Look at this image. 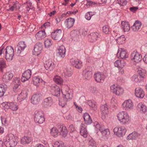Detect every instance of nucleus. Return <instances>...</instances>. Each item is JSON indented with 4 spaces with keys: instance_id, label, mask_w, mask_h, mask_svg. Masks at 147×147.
Wrapping results in <instances>:
<instances>
[{
    "instance_id": "nucleus-23",
    "label": "nucleus",
    "mask_w": 147,
    "mask_h": 147,
    "mask_svg": "<svg viewBox=\"0 0 147 147\" xmlns=\"http://www.w3.org/2000/svg\"><path fill=\"white\" fill-rule=\"evenodd\" d=\"M80 133L81 135L84 138H86L87 136L88 132L86 127L84 125L82 124L80 126Z\"/></svg>"
},
{
    "instance_id": "nucleus-44",
    "label": "nucleus",
    "mask_w": 147,
    "mask_h": 147,
    "mask_svg": "<svg viewBox=\"0 0 147 147\" xmlns=\"http://www.w3.org/2000/svg\"><path fill=\"white\" fill-rule=\"evenodd\" d=\"M125 40V36L124 35H122L116 39V40L119 44H121L124 43Z\"/></svg>"
},
{
    "instance_id": "nucleus-30",
    "label": "nucleus",
    "mask_w": 147,
    "mask_h": 147,
    "mask_svg": "<svg viewBox=\"0 0 147 147\" xmlns=\"http://www.w3.org/2000/svg\"><path fill=\"white\" fill-rule=\"evenodd\" d=\"M50 134L51 135L54 137H57L59 135V131L58 129L55 127H53L51 129Z\"/></svg>"
},
{
    "instance_id": "nucleus-50",
    "label": "nucleus",
    "mask_w": 147,
    "mask_h": 147,
    "mask_svg": "<svg viewBox=\"0 0 147 147\" xmlns=\"http://www.w3.org/2000/svg\"><path fill=\"white\" fill-rule=\"evenodd\" d=\"M53 147H63L64 145L62 143H59V142H56L54 143L53 145ZM68 147H73L72 146H70Z\"/></svg>"
},
{
    "instance_id": "nucleus-2",
    "label": "nucleus",
    "mask_w": 147,
    "mask_h": 147,
    "mask_svg": "<svg viewBox=\"0 0 147 147\" xmlns=\"http://www.w3.org/2000/svg\"><path fill=\"white\" fill-rule=\"evenodd\" d=\"M117 116L118 120L123 124H127L130 121L129 115L126 112H120L117 114Z\"/></svg>"
},
{
    "instance_id": "nucleus-28",
    "label": "nucleus",
    "mask_w": 147,
    "mask_h": 147,
    "mask_svg": "<svg viewBox=\"0 0 147 147\" xmlns=\"http://www.w3.org/2000/svg\"><path fill=\"white\" fill-rule=\"evenodd\" d=\"M52 93L53 95L55 96H59L60 94V88L56 85H55L52 89Z\"/></svg>"
},
{
    "instance_id": "nucleus-36",
    "label": "nucleus",
    "mask_w": 147,
    "mask_h": 147,
    "mask_svg": "<svg viewBox=\"0 0 147 147\" xmlns=\"http://www.w3.org/2000/svg\"><path fill=\"white\" fill-rule=\"evenodd\" d=\"M53 80L56 83L60 85L63 84V80L62 78L59 76H55L53 78Z\"/></svg>"
},
{
    "instance_id": "nucleus-39",
    "label": "nucleus",
    "mask_w": 147,
    "mask_h": 147,
    "mask_svg": "<svg viewBox=\"0 0 147 147\" xmlns=\"http://www.w3.org/2000/svg\"><path fill=\"white\" fill-rule=\"evenodd\" d=\"M7 65L5 61L3 59H0V70L1 72L3 71V69L6 67Z\"/></svg>"
},
{
    "instance_id": "nucleus-8",
    "label": "nucleus",
    "mask_w": 147,
    "mask_h": 147,
    "mask_svg": "<svg viewBox=\"0 0 147 147\" xmlns=\"http://www.w3.org/2000/svg\"><path fill=\"white\" fill-rule=\"evenodd\" d=\"M42 48V43L40 42H37L34 46V51L33 52V54L38 56L41 53Z\"/></svg>"
},
{
    "instance_id": "nucleus-51",
    "label": "nucleus",
    "mask_w": 147,
    "mask_h": 147,
    "mask_svg": "<svg viewBox=\"0 0 147 147\" xmlns=\"http://www.w3.org/2000/svg\"><path fill=\"white\" fill-rule=\"evenodd\" d=\"M87 104L90 107L92 108L94 107L96 105V102L94 100H89L88 101Z\"/></svg>"
},
{
    "instance_id": "nucleus-34",
    "label": "nucleus",
    "mask_w": 147,
    "mask_h": 147,
    "mask_svg": "<svg viewBox=\"0 0 147 147\" xmlns=\"http://www.w3.org/2000/svg\"><path fill=\"white\" fill-rule=\"evenodd\" d=\"M7 88V86L5 84H0V97L3 96Z\"/></svg>"
},
{
    "instance_id": "nucleus-40",
    "label": "nucleus",
    "mask_w": 147,
    "mask_h": 147,
    "mask_svg": "<svg viewBox=\"0 0 147 147\" xmlns=\"http://www.w3.org/2000/svg\"><path fill=\"white\" fill-rule=\"evenodd\" d=\"M100 110L102 113L104 115H107L108 113V109L106 104L102 105L100 106Z\"/></svg>"
},
{
    "instance_id": "nucleus-38",
    "label": "nucleus",
    "mask_w": 147,
    "mask_h": 147,
    "mask_svg": "<svg viewBox=\"0 0 147 147\" xmlns=\"http://www.w3.org/2000/svg\"><path fill=\"white\" fill-rule=\"evenodd\" d=\"M126 131V129L124 126H121L119 127V132H118V136L121 137L124 135Z\"/></svg>"
},
{
    "instance_id": "nucleus-63",
    "label": "nucleus",
    "mask_w": 147,
    "mask_h": 147,
    "mask_svg": "<svg viewBox=\"0 0 147 147\" xmlns=\"http://www.w3.org/2000/svg\"><path fill=\"white\" fill-rule=\"evenodd\" d=\"M76 107L77 110L80 113L82 112V109L81 107H78L77 105H76Z\"/></svg>"
},
{
    "instance_id": "nucleus-32",
    "label": "nucleus",
    "mask_w": 147,
    "mask_h": 147,
    "mask_svg": "<svg viewBox=\"0 0 147 147\" xmlns=\"http://www.w3.org/2000/svg\"><path fill=\"white\" fill-rule=\"evenodd\" d=\"M84 75V78L88 80L90 79L92 76V72L91 71L85 70L83 71Z\"/></svg>"
},
{
    "instance_id": "nucleus-55",
    "label": "nucleus",
    "mask_w": 147,
    "mask_h": 147,
    "mask_svg": "<svg viewBox=\"0 0 147 147\" xmlns=\"http://www.w3.org/2000/svg\"><path fill=\"white\" fill-rule=\"evenodd\" d=\"M103 32L105 34H108L109 32V30L108 26H105L103 27Z\"/></svg>"
},
{
    "instance_id": "nucleus-20",
    "label": "nucleus",
    "mask_w": 147,
    "mask_h": 147,
    "mask_svg": "<svg viewBox=\"0 0 147 147\" xmlns=\"http://www.w3.org/2000/svg\"><path fill=\"white\" fill-rule=\"evenodd\" d=\"M69 93H67L66 94L63 95V101H61V102L59 101V104L62 107H64L65 106L68 101V99L71 98V97H69Z\"/></svg>"
},
{
    "instance_id": "nucleus-58",
    "label": "nucleus",
    "mask_w": 147,
    "mask_h": 147,
    "mask_svg": "<svg viewBox=\"0 0 147 147\" xmlns=\"http://www.w3.org/2000/svg\"><path fill=\"white\" fill-rule=\"evenodd\" d=\"M90 92L93 93L96 92V88L94 86L91 87L90 88Z\"/></svg>"
},
{
    "instance_id": "nucleus-25",
    "label": "nucleus",
    "mask_w": 147,
    "mask_h": 147,
    "mask_svg": "<svg viewBox=\"0 0 147 147\" xmlns=\"http://www.w3.org/2000/svg\"><path fill=\"white\" fill-rule=\"evenodd\" d=\"M99 34L97 32L91 33L89 36V38L90 42H93L96 41L98 37Z\"/></svg>"
},
{
    "instance_id": "nucleus-19",
    "label": "nucleus",
    "mask_w": 147,
    "mask_h": 147,
    "mask_svg": "<svg viewBox=\"0 0 147 147\" xmlns=\"http://www.w3.org/2000/svg\"><path fill=\"white\" fill-rule=\"evenodd\" d=\"M120 51L119 58H120L123 59H125L128 57V55L126 50L124 49L120 48L119 49L117 52V55L119 52Z\"/></svg>"
},
{
    "instance_id": "nucleus-49",
    "label": "nucleus",
    "mask_w": 147,
    "mask_h": 147,
    "mask_svg": "<svg viewBox=\"0 0 147 147\" xmlns=\"http://www.w3.org/2000/svg\"><path fill=\"white\" fill-rule=\"evenodd\" d=\"M116 94L117 95L120 96L122 95L123 92V89L119 87H118L116 90Z\"/></svg>"
},
{
    "instance_id": "nucleus-18",
    "label": "nucleus",
    "mask_w": 147,
    "mask_h": 147,
    "mask_svg": "<svg viewBox=\"0 0 147 147\" xmlns=\"http://www.w3.org/2000/svg\"><path fill=\"white\" fill-rule=\"evenodd\" d=\"M46 36V34L44 30H41L39 31L35 35L36 39L38 40L44 39Z\"/></svg>"
},
{
    "instance_id": "nucleus-3",
    "label": "nucleus",
    "mask_w": 147,
    "mask_h": 147,
    "mask_svg": "<svg viewBox=\"0 0 147 147\" xmlns=\"http://www.w3.org/2000/svg\"><path fill=\"white\" fill-rule=\"evenodd\" d=\"M5 58L7 61H11L14 55V51L13 47L10 46L6 47L5 49Z\"/></svg>"
},
{
    "instance_id": "nucleus-31",
    "label": "nucleus",
    "mask_w": 147,
    "mask_h": 147,
    "mask_svg": "<svg viewBox=\"0 0 147 147\" xmlns=\"http://www.w3.org/2000/svg\"><path fill=\"white\" fill-rule=\"evenodd\" d=\"M58 53L59 56L62 57H64L65 56V50L64 46L61 45L59 47L58 49Z\"/></svg>"
},
{
    "instance_id": "nucleus-54",
    "label": "nucleus",
    "mask_w": 147,
    "mask_h": 147,
    "mask_svg": "<svg viewBox=\"0 0 147 147\" xmlns=\"http://www.w3.org/2000/svg\"><path fill=\"white\" fill-rule=\"evenodd\" d=\"M117 1L118 3L123 6L126 5L127 3L126 0H117Z\"/></svg>"
},
{
    "instance_id": "nucleus-14",
    "label": "nucleus",
    "mask_w": 147,
    "mask_h": 147,
    "mask_svg": "<svg viewBox=\"0 0 147 147\" xmlns=\"http://www.w3.org/2000/svg\"><path fill=\"white\" fill-rule=\"evenodd\" d=\"M44 67L46 69L52 71L55 68V65L51 60H48L45 62L44 64Z\"/></svg>"
},
{
    "instance_id": "nucleus-29",
    "label": "nucleus",
    "mask_w": 147,
    "mask_h": 147,
    "mask_svg": "<svg viewBox=\"0 0 147 147\" xmlns=\"http://www.w3.org/2000/svg\"><path fill=\"white\" fill-rule=\"evenodd\" d=\"M121 28L124 32H127L130 30L129 24L128 22H121Z\"/></svg>"
},
{
    "instance_id": "nucleus-26",
    "label": "nucleus",
    "mask_w": 147,
    "mask_h": 147,
    "mask_svg": "<svg viewBox=\"0 0 147 147\" xmlns=\"http://www.w3.org/2000/svg\"><path fill=\"white\" fill-rule=\"evenodd\" d=\"M83 118L86 124L89 125L92 123V119L89 115L88 113H85L84 114Z\"/></svg>"
},
{
    "instance_id": "nucleus-15",
    "label": "nucleus",
    "mask_w": 147,
    "mask_h": 147,
    "mask_svg": "<svg viewBox=\"0 0 147 147\" xmlns=\"http://www.w3.org/2000/svg\"><path fill=\"white\" fill-rule=\"evenodd\" d=\"M75 21V20L74 18H69L65 20L64 24L67 28H70L73 26Z\"/></svg>"
},
{
    "instance_id": "nucleus-52",
    "label": "nucleus",
    "mask_w": 147,
    "mask_h": 147,
    "mask_svg": "<svg viewBox=\"0 0 147 147\" xmlns=\"http://www.w3.org/2000/svg\"><path fill=\"white\" fill-rule=\"evenodd\" d=\"M118 87L116 84H113L110 87L111 91L116 94V90Z\"/></svg>"
},
{
    "instance_id": "nucleus-12",
    "label": "nucleus",
    "mask_w": 147,
    "mask_h": 147,
    "mask_svg": "<svg viewBox=\"0 0 147 147\" xmlns=\"http://www.w3.org/2000/svg\"><path fill=\"white\" fill-rule=\"evenodd\" d=\"M26 46L24 42L21 41L19 42L17 46L18 49L17 50V53L18 55L20 54L24 50Z\"/></svg>"
},
{
    "instance_id": "nucleus-60",
    "label": "nucleus",
    "mask_w": 147,
    "mask_h": 147,
    "mask_svg": "<svg viewBox=\"0 0 147 147\" xmlns=\"http://www.w3.org/2000/svg\"><path fill=\"white\" fill-rule=\"evenodd\" d=\"M87 5L89 6H92L96 4L97 3L94 1H87Z\"/></svg>"
},
{
    "instance_id": "nucleus-64",
    "label": "nucleus",
    "mask_w": 147,
    "mask_h": 147,
    "mask_svg": "<svg viewBox=\"0 0 147 147\" xmlns=\"http://www.w3.org/2000/svg\"><path fill=\"white\" fill-rule=\"evenodd\" d=\"M22 97L21 96V95L20 94L19 95L18 97H17V100L19 102H20L21 101L24 100L25 99H23L22 98Z\"/></svg>"
},
{
    "instance_id": "nucleus-10",
    "label": "nucleus",
    "mask_w": 147,
    "mask_h": 147,
    "mask_svg": "<svg viewBox=\"0 0 147 147\" xmlns=\"http://www.w3.org/2000/svg\"><path fill=\"white\" fill-rule=\"evenodd\" d=\"M59 131V135L63 137H66L68 133V131L67 127L63 125H60L58 127Z\"/></svg>"
},
{
    "instance_id": "nucleus-5",
    "label": "nucleus",
    "mask_w": 147,
    "mask_h": 147,
    "mask_svg": "<svg viewBox=\"0 0 147 147\" xmlns=\"http://www.w3.org/2000/svg\"><path fill=\"white\" fill-rule=\"evenodd\" d=\"M2 105V106L5 109H9L13 111H15L18 109V106L17 103L16 102H3Z\"/></svg>"
},
{
    "instance_id": "nucleus-7",
    "label": "nucleus",
    "mask_w": 147,
    "mask_h": 147,
    "mask_svg": "<svg viewBox=\"0 0 147 147\" xmlns=\"http://www.w3.org/2000/svg\"><path fill=\"white\" fill-rule=\"evenodd\" d=\"M96 134L100 138L105 139L107 138L110 132L108 129H106L104 127L100 129L99 131L96 132Z\"/></svg>"
},
{
    "instance_id": "nucleus-22",
    "label": "nucleus",
    "mask_w": 147,
    "mask_h": 147,
    "mask_svg": "<svg viewBox=\"0 0 147 147\" xmlns=\"http://www.w3.org/2000/svg\"><path fill=\"white\" fill-rule=\"evenodd\" d=\"M13 76V74L11 72H7L4 75L3 77V81L5 82H8L12 78Z\"/></svg>"
},
{
    "instance_id": "nucleus-56",
    "label": "nucleus",
    "mask_w": 147,
    "mask_h": 147,
    "mask_svg": "<svg viewBox=\"0 0 147 147\" xmlns=\"http://www.w3.org/2000/svg\"><path fill=\"white\" fill-rule=\"evenodd\" d=\"M88 144L89 145L92 147H95L96 146V143L93 139H91L89 141Z\"/></svg>"
},
{
    "instance_id": "nucleus-48",
    "label": "nucleus",
    "mask_w": 147,
    "mask_h": 147,
    "mask_svg": "<svg viewBox=\"0 0 147 147\" xmlns=\"http://www.w3.org/2000/svg\"><path fill=\"white\" fill-rule=\"evenodd\" d=\"M44 102L46 103L47 105L50 106L53 102V99L51 97H48L44 99Z\"/></svg>"
},
{
    "instance_id": "nucleus-62",
    "label": "nucleus",
    "mask_w": 147,
    "mask_h": 147,
    "mask_svg": "<svg viewBox=\"0 0 147 147\" xmlns=\"http://www.w3.org/2000/svg\"><path fill=\"white\" fill-rule=\"evenodd\" d=\"M69 130L71 132L75 130V128L73 125H71L69 128Z\"/></svg>"
},
{
    "instance_id": "nucleus-21",
    "label": "nucleus",
    "mask_w": 147,
    "mask_h": 147,
    "mask_svg": "<svg viewBox=\"0 0 147 147\" xmlns=\"http://www.w3.org/2000/svg\"><path fill=\"white\" fill-rule=\"evenodd\" d=\"M141 25V23L139 21L137 20L135 22L134 25L131 27V29L134 32L137 31L140 29Z\"/></svg>"
},
{
    "instance_id": "nucleus-37",
    "label": "nucleus",
    "mask_w": 147,
    "mask_h": 147,
    "mask_svg": "<svg viewBox=\"0 0 147 147\" xmlns=\"http://www.w3.org/2000/svg\"><path fill=\"white\" fill-rule=\"evenodd\" d=\"M33 84L36 86L38 85V84L40 82H43L45 83V82H43V80L40 78L38 77H34L33 78Z\"/></svg>"
},
{
    "instance_id": "nucleus-45",
    "label": "nucleus",
    "mask_w": 147,
    "mask_h": 147,
    "mask_svg": "<svg viewBox=\"0 0 147 147\" xmlns=\"http://www.w3.org/2000/svg\"><path fill=\"white\" fill-rule=\"evenodd\" d=\"M94 126L95 130L97 132L100 131V129H102L104 127L102 125H100V124L97 121H95L94 123Z\"/></svg>"
},
{
    "instance_id": "nucleus-42",
    "label": "nucleus",
    "mask_w": 147,
    "mask_h": 147,
    "mask_svg": "<svg viewBox=\"0 0 147 147\" xmlns=\"http://www.w3.org/2000/svg\"><path fill=\"white\" fill-rule=\"evenodd\" d=\"M13 82L15 85L14 88L16 89L17 88L20 84V78L18 77L15 78H14Z\"/></svg>"
},
{
    "instance_id": "nucleus-61",
    "label": "nucleus",
    "mask_w": 147,
    "mask_h": 147,
    "mask_svg": "<svg viewBox=\"0 0 147 147\" xmlns=\"http://www.w3.org/2000/svg\"><path fill=\"white\" fill-rule=\"evenodd\" d=\"M119 127H115L113 129V131L115 134L118 136V132H119Z\"/></svg>"
},
{
    "instance_id": "nucleus-46",
    "label": "nucleus",
    "mask_w": 147,
    "mask_h": 147,
    "mask_svg": "<svg viewBox=\"0 0 147 147\" xmlns=\"http://www.w3.org/2000/svg\"><path fill=\"white\" fill-rule=\"evenodd\" d=\"M31 75V71L29 69H28L23 73V76L26 78V79H29L30 78Z\"/></svg>"
},
{
    "instance_id": "nucleus-9",
    "label": "nucleus",
    "mask_w": 147,
    "mask_h": 147,
    "mask_svg": "<svg viewBox=\"0 0 147 147\" xmlns=\"http://www.w3.org/2000/svg\"><path fill=\"white\" fill-rule=\"evenodd\" d=\"M94 78L95 81L97 82L102 83L104 81L105 76L103 74L98 72L94 74Z\"/></svg>"
},
{
    "instance_id": "nucleus-13",
    "label": "nucleus",
    "mask_w": 147,
    "mask_h": 147,
    "mask_svg": "<svg viewBox=\"0 0 147 147\" xmlns=\"http://www.w3.org/2000/svg\"><path fill=\"white\" fill-rule=\"evenodd\" d=\"M122 106L123 108L127 110L132 109L133 104L131 100H128L124 101L122 104Z\"/></svg>"
},
{
    "instance_id": "nucleus-16",
    "label": "nucleus",
    "mask_w": 147,
    "mask_h": 147,
    "mask_svg": "<svg viewBox=\"0 0 147 147\" xmlns=\"http://www.w3.org/2000/svg\"><path fill=\"white\" fill-rule=\"evenodd\" d=\"M70 62L76 68H80L82 66V62L79 59H70Z\"/></svg>"
},
{
    "instance_id": "nucleus-53",
    "label": "nucleus",
    "mask_w": 147,
    "mask_h": 147,
    "mask_svg": "<svg viewBox=\"0 0 147 147\" xmlns=\"http://www.w3.org/2000/svg\"><path fill=\"white\" fill-rule=\"evenodd\" d=\"M20 94L23 99H25L27 96L28 93L26 90H22Z\"/></svg>"
},
{
    "instance_id": "nucleus-1",
    "label": "nucleus",
    "mask_w": 147,
    "mask_h": 147,
    "mask_svg": "<svg viewBox=\"0 0 147 147\" xmlns=\"http://www.w3.org/2000/svg\"><path fill=\"white\" fill-rule=\"evenodd\" d=\"M17 137L12 134L7 135L3 139V142L7 147H14L17 144Z\"/></svg>"
},
{
    "instance_id": "nucleus-57",
    "label": "nucleus",
    "mask_w": 147,
    "mask_h": 147,
    "mask_svg": "<svg viewBox=\"0 0 147 147\" xmlns=\"http://www.w3.org/2000/svg\"><path fill=\"white\" fill-rule=\"evenodd\" d=\"M138 76L136 75H134L131 77V80L132 81H134L136 82H137L139 81V78Z\"/></svg>"
},
{
    "instance_id": "nucleus-33",
    "label": "nucleus",
    "mask_w": 147,
    "mask_h": 147,
    "mask_svg": "<svg viewBox=\"0 0 147 147\" xmlns=\"http://www.w3.org/2000/svg\"><path fill=\"white\" fill-rule=\"evenodd\" d=\"M140 136V134L135 132H133L130 134L127 137V140H133L136 139Z\"/></svg>"
},
{
    "instance_id": "nucleus-11",
    "label": "nucleus",
    "mask_w": 147,
    "mask_h": 147,
    "mask_svg": "<svg viewBox=\"0 0 147 147\" xmlns=\"http://www.w3.org/2000/svg\"><path fill=\"white\" fill-rule=\"evenodd\" d=\"M131 58L136 62L138 63L141 60L142 57L138 53L134 52L131 54Z\"/></svg>"
},
{
    "instance_id": "nucleus-41",
    "label": "nucleus",
    "mask_w": 147,
    "mask_h": 147,
    "mask_svg": "<svg viewBox=\"0 0 147 147\" xmlns=\"http://www.w3.org/2000/svg\"><path fill=\"white\" fill-rule=\"evenodd\" d=\"M31 140L30 138L28 136H24L21 139V143L23 144L29 143Z\"/></svg>"
},
{
    "instance_id": "nucleus-43",
    "label": "nucleus",
    "mask_w": 147,
    "mask_h": 147,
    "mask_svg": "<svg viewBox=\"0 0 147 147\" xmlns=\"http://www.w3.org/2000/svg\"><path fill=\"white\" fill-rule=\"evenodd\" d=\"M138 71L139 74V77L141 78H144L146 74V71L142 69H140L138 70Z\"/></svg>"
},
{
    "instance_id": "nucleus-4",
    "label": "nucleus",
    "mask_w": 147,
    "mask_h": 147,
    "mask_svg": "<svg viewBox=\"0 0 147 147\" xmlns=\"http://www.w3.org/2000/svg\"><path fill=\"white\" fill-rule=\"evenodd\" d=\"M34 120L36 123L42 124L45 121L44 113L41 111H36L35 113Z\"/></svg>"
},
{
    "instance_id": "nucleus-59",
    "label": "nucleus",
    "mask_w": 147,
    "mask_h": 147,
    "mask_svg": "<svg viewBox=\"0 0 147 147\" xmlns=\"http://www.w3.org/2000/svg\"><path fill=\"white\" fill-rule=\"evenodd\" d=\"M92 15H91L90 12H88L87 13L85 16V18L88 20H90L91 18Z\"/></svg>"
},
{
    "instance_id": "nucleus-17",
    "label": "nucleus",
    "mask_w": 147,
    "mask_h": 147,
    "mask_svg": "<svg viewBox=\"0 0 147 147\" xmlns=\"http://www.w3.org/2000/svg\"><path fill=\"white\" fill-rule=\"evenodd\" d=\"M135 94L137 97L142 98L144 96V92L141 88L138 87L135 90Z\"/></svg>"
},
{
    "instance_id": "nucleus-47",
    "label": "nucleus",
    "mask_w": 147,
    "mask_h": 147,
    "mask_svg": "<svg viewBox=\"0 0 147 147\" xmlns=\"http://www.w3.org/2000/svg\"><path fill=\"white\" fill-rule=\"evenodd\" d=\"M45 46L46 48H49L52 45L51 40L49 39H46L44 42Z\"/></svg>"
},
{
    "instance_id": "nucleus-24",
    "label": "nucleus",
    "mask_w": 147,
    "mask_h": 147,
    "mask_svg": "<svg viewBox=\"0 0 147 147\" xmlns=\"http://www.w3.org/2000/svg\"><path fill=\"white\" fill-rule=\"evenodd\" d=\"M41 99V96L39 94L33 95L31 99V102L33 104H36L39 102Z\"/></svg>"
},
{
    "instance_id": "nucleus-6",
    "label": "nucleus",
    "mask_w": 147,
    "mask_h": 147,
    "mask_svg": "<svg viewBox=\"0 0 147 147\" xmlns=\"http://www.w3.org/2000/svg\"><path fill=\"white\" fill-rule=\"evenodd\" d=\"M63 37V33L61 29H57L51 34V37L52 39L57 41H60Z\"/></svg>"
},
{
    "instance_id": "nucleus-35",
    "label": "nucleus",
    "mask_w": 147,
    "mask_h": 147,
    "mask_svg": "<svg viewBox=\"0 0 147 147\" xmlns=\"http://www.w3.org/2000/svg\"><path fill=\"white\" fill-rule=\"evenodd\" d=\"M114 64L115 67L122 68L125 65V63L123 61L118 60L115 62Z\"/></svg>"
},
{
    "instance_id": "nucleus-27",
    "label": "nucleus",
    "mask_w": 147,
    "mask_h": 147,
    "mask_svg": "<svg viewBox=\"0 0 147 147\" xmlns=\"http://www.w3.org/2000/svg\"><path fill=\"white\" fill-rule=\"evenodd\" d=\"M137 109L143 113H145L147 111L146 106L143 104L142 103H139L137 106Z\"/></svg>"
}]
</instances>
